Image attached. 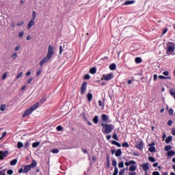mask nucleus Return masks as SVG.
<instances>
[{
  "instance_id": "obj_1",
  "label": "nucleus",
  "mask_w": 175,
  "mask_h": 175,
  "mask_svg": "<svg viewBox=\"0 0 175 175\" xmlns=\"http://www.w3.org/2000/svg\"><path fill=\"white\" fill-rule=\"evenodd\" d=\"M53 54H54V48L51 45L49 46L48 48V53L45 57L42 59V60L40 62V65L41 66H43L44 64H47L50 59H51V57H53Z\"/></svg>"
},
{
  "instance_id": "obj_2",
  "label": "nucleus",
  "mask_w": 175,
  "mask_h": 175,
  "mask_svg": "<svg viewBox=\"0 0 175 175\" xmlns=\"http://www.w3.org/2000/svg\"><path fill=\"white\" fill-rule=\"evenodd\" d=\"M165 51H166V54H167V55H173V54H174V51H175L174 42H167Z\"/></svg>"
},
{
  "instance_id": "obj_3",
  "label": "nucleus",
  "mask_w": 175,
  "mask_h": 175,
  "mask_svg": "<svg viewBox=\"0 0 175 175\" xmlns=\"http://www.w3.org/2000/svg\"><path fill=\"white\" fill-rule=\"evenodd\" d=\"M101 126H103L102 132L104 135H109V133H111L113 130L114 129V125L113 124H102Z\"/></svg>"
},
{
  "instance_id": "obj_4",
  "label": "nucleus",
  "mask_w": 175,
  "mask_h": 175,
  "mask_svg": "<svg viewBox=\"0 0 175 175\" xmlns=\"http://www.w3.org/2000/svg\"><path fill=\"white\" fill-rule=\"evenodd\" d=\"M38 107H39V103H36L30 108L27 109L23 115V118H25V117H27V116L32 114V112L35 111V110H36Z\"/></svg>"
},
{
  "instance_id": "obj_5",
  "label": "nucleus",
  "mask_w": 175,
  "mask_h": 175,
  "mask_svg": "<svg viewBox=\"0 0 175 175\" xmlns=\"http://www.w3.org/2000/svg\"><path fill=\"white\" fill-rule=\"evenodd\" d=\"M114 77V75L113 73L104 75L101 78V80H105V81H109L111 80Z\"/></svg>"
},
{
  "instance_id": "obj_6",
  "label": "nucleus",
  "mask_w": 175,
  "mask_h": 175,
  "mask_svg": "<svg viewBox=\"0 0 175 175\" xmlns=\"http://www.w3.org/2000/svg\"><path fill=\"white\" fill-rule=\"evenodd\" d=\"M87 92V82H83L81 87V95H84Z\"/></svg>"
},
{
  "instance_id": "obj_7",
  "label": "nucleus",
  "mask_w": 175,
  "mask_h": 175,
  "mask_svg": "<svg viewBox=\"0 0 175 175\" xmlns=\"http://www.w3.org/2000/svg\"><path fill=\"white\" fill-rule=\"evenodd\" d=\"M8 151H0V160L2 161L3 160V158L5 157H8Z\"/></svg>"
},
{
  "instance_id": "obj_8",
  "label": "nucleus",
  "mask_w": 175,
  "mask_h": 175,
  "mask_svg": "<svg viewBox=\"0 0 175 175\" xmlns=\"http://www.w3.org/2000/svg\"><path fill=\"white\" fill-rule=\"evenodd\" d=\"M33 24H35V20L31 19L27 24V29H31L33 27Z\"/></svg>"
},
{
  "instance_id": "obj_9",
  "label": "nucleus",
  "mask_w": 175,
  "mask_h": 175,
  "mask_svg": "<svg viewBox=\"0 0 175 175\" xmlns=\"http://www.w3.org/2000/svg\"><path fill=\"white\" fill-rule=\"evenodd\" d=\"M136 148L138 150H143V141H139L137 143L135 146Z\"/></svg>"
},
{
  "instance_id": "obj_10",
  "label": "nucleus",
  "mask_w": 175,
  "mask_h": 175,
  "mask_svg": "<svg viewBox=\"0 0 175 175\" xmlns=\"http://www.w3.org/2000/svg\"><path fill=\"white\" fill-rule=\"evenodd\" d=\"M142 167L143 170H144V172H146V173H147V170H148V168H149L148 163H145L142 164Z\"/></svg>"
},
{
  "instance_id": "obj_11",
  "label": "nucleus",
  "mask_w": 175,
  "mask_h": 175,
  "mask_svg": "<svg viewBox=\"0 0 175 175\" xmlns=\"http://www.w3.org/2000/svg\"><path fill=\"white\" fill-rule=\"evenodd\" d=\"M38 163H36V161L33 160L31 163L29 165L31 169H33V167H36Z\"/></svg>"
},
{
  "instance_id": "obj_12",
  "label": "nucleus",
  "mask_w": 175,
  "mask_h": 175,
  "mask_svg": "<svg viewBox=\"0 0 175 175\" xmlns=\"http://www.w3.org/2000/svg\"><path fill=\"white\" fill-rule=\"evenodd\" d=\"M31 170V167L29 165H25L23 168V173H27V172H29Z\"/></svg>"
},
{
  "instance_id": "obj_13",
  "label": "nucleus",
  "mask_w": 175,
  "mask_h": 175,
  "mask_svg": "<svg viewBox=\"0 0 175 175\" xmlns=\"http://www.w3.org/2000/svg\"><path fill=\"white\" fill-rule=\"evenodd\" d=\"M125 166H130V165H136V162L133 160H131L129 162H125Z\"/></svg>"
},
{
  "instance_id": "obj_14",
  "label": "nucleus",
  "mask_w": 175,
  "mask_h": 175,
  "mask_svg": "<svg viewBox=\"0 0 175 175\" xmlns=\"http://www.w3.org/2000/svg\"><path fill=\"white\" fill-rule=\"evenodd\" d=\"M122 154V151L121 150V149H118V150H116L115 155L116 157H121Z\"/></svg>"
},
{
  "instance_id": "obj_15",
  "label": "nucleus",
  "mask_w": 175,
  "mask_h": 175,
  "mask_svg": "<svg viewBox=\"0 0 175 175\" xmlns=\"http://www.w3.org/2000/svg\"><path fill=\"white\" fill-rule=\"evenodd\" d=\"M133 3H135V1L131 0V1H125L124 3V5H133Z\"/></svg>"
},
{
  "instance_id": "obj_16",
  "label": "nucleus",
  "mask_w": 175,
  "mask_h": 175,
  "mask_svg": "<svg viewBox=\"0 0 175 175\" xmlns=\"http://www.w3.org/2000/svg\"><path fill=\"white\" fill-rule=\"evenodd\" d=\"M159 79H160L161 80H165V79L170 80V79H172V77H165V76H163V75H159Z\"/></svg>"
},
{
  "instance_id": "obj_17",
  "label": "nucleus",
  "mask_w": 175,
  "mask_h": 175,
  "mask_svg": "<svg viewBox=\"0 0 175 175\" xmlns=\"http://www.w3.org/2000/svg\"><path fill=\"white\" fill-rule=\"evenodd\" d=\"M90 73H91V75H95L96 73V68L93 67L90 68Z\"/></svg>"
},
{
  "instance_id": "obj_18",
  "label": "nucleus",
  "mask_w": 175,
  "mask_h": 175,
  "mask_svg": "<svg viewBox=\"0 0 175 175\" xmlns=\"http://www.w3.org/2000/svg\"><path fill=\"white\" fill-rule=\"evenodd\" d=\"M116 68H117V65L114 63L109 66L110 70H116Z\"/></svg>"
},
{
  "instance_id": "obj_19",
  "label": "nucleus",
  "mask_w": 175,
  "mask_h": 175,
  "mask_svg": "<svg viewBox=\"0 0 175 175\" xmlns=\"http://www.w3.org/2000/svg\"><path fill=\"white\" fill-rule=\"evenodd\" d=\"M87 98H88V102H91V100H92V94L88 93Z\"/></svg>"
},
{
  "instance_id": "obj_20",
  "label": "nucleus",
  "mask_w": 175,
  "mask_h": 175,
  "mask_svg": "<svg viewBox=\"0 0 175 175\" xmlns=\"http://www.w3.org/2000/svg\"><path fill=\"white\" fill-rule=\"evenodd\" d=\"M170 94L175 99V89H174V88L171 89L170 91Z\"/></svg>"
},
{
  "instance_id": "obj_21",
  "label": "nucleus",
  "mask_w": 175,
  "mask_h": 175,
  "mask_svg": "<svg viewBox=\"0 0 175 175\" xmlns=\"http://www.w3.org/2000/svg\"><path fill=\"white\" fill-rule=\"evenodd\" d=\"M173 139V137L172 136H169L166 138L165 139V143H167V144H169V143L170 142H172V140Z\"/></svg>"
},
{
  "instance_id": "obj_22",
  "label": "nucleus",
  "mask_w": 175,
  "mask_h": 175,
  "mask_svg": "<svg viewBox=\"0 0 175 175\" xmlns=\"http://www.w3.org/2000/svg\"><path fill=\"white\" fill-rule=\"evenodd\" d=\"M93 122L94 124H98V122H99V118L98 117V116H96L94 118H93Z\"/></svg>"
},
{
  "instance_id": "obj_23",
  "label": "nucleus",
  "mask_w": 175,
  "mask_h": 175,
  "mask_svg": "<svg viewBox=\"0 0 175 175\" xmlns=\"http://www.w3.org/2000/svg\"><path fill=\"white\" fill-rule=\"evenodd\" d=\"M40 145V142H34L32 144L33 148H36L37 147H39Z\"/></svg>"
},
{
  "instance_id": "obj_24",
  "label": "nucleus",
  "mask_w": 175,
  "mask_h": 175,
  "mask_svg": "<svg viewBox=\"0 0 175 175\" xmlns=\"http://www.w3.org/2000/svg\"><path fill=\"white\" fill-rule=\"evenodd\" d=\"M136 169H137L136 165H131L129 167L130 172H135V170H136Z\"/></svg>"
},
{
  "instance_id": "obj_25",
  "label": "nucleus",
  "mask_w": 175,
  "mask_h": 175,
  "mask_svg": "<svg viewBox=\"0 0 175 175\" xmlns=\"http://www.w3.org/2000/svg\"><path fill=\"white\" fill-rule=\"evenodd\" d=\"M17 164V159H13L12 161H10V165L12 166H14L15 165Z\"/></svg>"
},
{
  "instance_id": "obj_26",
  "label": "nucleus",
  "mask_w": 175,
  "mask_h": 175,
  "mask_svg": "<svg viewBox=\"0 0 175 175\" xmlns=\"http://www.w3.org/2000/svg\"><path fill=\"white\" fill-rule=\"evenodd\" d=\"M112 144L116 146L117 147H121V144L117 142V141H112Z\"/></svg>"
},
{
  "instance_id": "obj_27",
  "label": "nucleus",
  "mask_w": 175,
  "mask_h": 175,
  "mask_svg": "<svg viewBox=\"0 0 175 175\" xmlns=\"http://www.w3.org/2000/svg\"><path fill=\"white\" fill-rule=\"evenodd\" d=\"M175 154V152L174 150H170L167 152L168 157H173Z\"/></svg>"
},
{
  "instance_id": "obj_28",
  "label": "nucleus",
  "mask_w": 175,
  "mask_h": 175,
  "mask_svg": "<svg viewBox=\"0 0 175 175\" xmlns=\"http://www.w3.org/2000/svg\"><path fill=\"white\" fill-rule=\"evenodd\" d=\"M150 152H155L157 150L154 146H150L148 148Z\"/></svg>"
},
{
  "instance_id": "obj_29",
  "label": "nucleus",
  "mask_w": 175,
  "mask_h": 175,
  "mask_svg": "<svg viewBox=\"0 0 175 175\" xmlns=\"http://www.w3.org/2000/svg\"><path fill=\"white\" fill-rule=\"evenodd\" d=\"M135 61L136 64H142V60L140 57H136Z\"/></svg>"
},
{
  "instance_id": "obj_30",
  "label": "nucleus",
  "mask_w": 175,
  "mask_h": 175,
  "mask_svg": "<svg viewBox=\"0 0 175 175\" xmlns=\"http://www.w3.org/2000/svg\"><path fill=\"white\" fill-rule=\"evenodd\" d=\"M102 120L104 121V122H106V121H107V116H106V114L102 115Z\"/></svg>"
},
{
  "instance_id": "obj_31",
  "label": "nucleus",
  "mask_w": 175,
  "mask_h": 175,
  "mask_svg": "<svg viewBox=\"0 0 175 175\" xmlns=\"http://www.w3.org/2000/svg\"><path fill=\"white\" fill-rule=\"evenodd\" d=\"M1 111H5L6 110V105H2L0 107Z\"/></svg>"
},
{
  "instance_id": "obj_32",
  "label": "nucleus",
  "mask_w": 175,
  "mask_h": 175,
  "mask_svg": "<svg viewBox=\"0 0 175 175\" xmlns=\"http://www.w3.org/2000/svg\"><path fill=\"white\" fill-rule=\"evenodd\" d=\"M51 152H52V154H58V152H59V150H58V149H52L51 150Z\"/></svg>"
},
{
  "instance_id": "obj_33",
  "label": "nucleus",
  "mask_w": 175,
  "mask_h": 175,
  "mask_svg": "<svg viewBox=\"0 0 175 175\" xmlns=\"http://www.w3.org/2000/svg\"><path fill=\"white\" fill-rule=\"evenodd\" d=\"M23 146H24V144L22 142H18L17 144L18 148H23Z\"/></svg>"
},
{
  "instance_id": "obj_34",
  "label": "nucleus",
  "mask_w": 175,
  "mask_h": 175,
  "mask_svg": "<svg viewBox=\"0 0 175 175\" xmlns=\"http://www.w3.org/2000/svg\"><path fill=\"white\" fill-rule=\"evenodd\" d=\"M36 19V12L33 11L31 20H34L35 21Z\"/></svg>"
},
{
  "instance_id": "obj_35",
  "label": "nucleus",
  "mask_w": 175,
  "mask_h": 175,
  "mask_svg": "<svg viewBox=\"0 0 175 175\" xmlns=\"http://www.w3.org/2000/svg\"><path fill=\"white\" fill-rule=\"evenodd\" d=\"M18 57V55L16 53H13L12 55H11V58H12V59H16V58H17Z\"/></svg>"
},
{
  "instance_id": "obj_36",
  "label": "nucleus",
  "mask_w": 175,
  "mask_h": 175,
  "mask_svg": "<svg viewBox=\"0 0 175 175\" xmlns=\"http://www.w3.org/2000/svg\"><path fill=\"white\" fill-rule=\"evenodd\" d=\"M118 167H120V169H122V167H124V161H121L118 163Z\"/></svg>"
},
{
  "instance_id": "obj_37",
  "label": "nucleus",
  "mask_w": 175,
  "mask_h": 175,
  "mask_svg": "<svg viewBox=\"0 0 175 175\" xmlns=\"http://www.w3.org/2000/svg\"><path fill=\"white\" fill-rule=\"evenodd\" d=\"M117 174H118V167H116L114 168V172H113V175H117Z\"/></svg>"
},
{
  "instance_id": "obj_38",
  "label": "nucleus",
  "mask_w": 175,
  "mask_h": 175,
  "mask_svg": "<svg viewBox=\"0 0 175 175\" xmlns=\"http://www.w3.org/2000/svg\"><path fill=\"white\" fill-rule=\"evenodd\" d=\"M124 173H125V168H123L120 170V171L119 172V175H124Z\"/></svg>"
},
{
  "instance_id": "obj_39",
  "label": "nucleus",
  "mask_w": 175,
  "mask_h": 175,
  "mask_svg": "<svg viewBox=\"0 0 175 175\" xmlns=\"http://www.w3.org/2000/svg\"><path fill=\"white\" fill-rule=\"evenodd\" d=\"M112 166H113L114 167H117V161L116 160L112 161Z\"/></svg>"
},
{
  "instance_id": "obj_40",
  "label": "nucleus",
  "mask_w": 175,
  "mask_h": 175,
  "mask_svg": "<svg viewBox=\"0 0 175 175\" xmlns=\"http://www.w3.org/2000/svg\"><path fill=\"white\" fill-rule=\"evenodd\" d=\"M23 36H24V31L19 32L18 34V38H22Z\"/></svg>"
},
{
  "instance_id": "obj_41",
  "label": "nucleus",
  "mask_w": 175,
  "mask_h": 175,
  "mask_svg": "<svg viewBox=\"0 0 175 175\" xmlns=\"http://www.w3.org/2000/svg\"><path fill=\"white\" fill-rule=\"evenodd\" d=\"M112 137L113 139H114V140H118V137L117 135V133H113Z\"/></svg>"
},
{
  "instance_id": "obj_42",
  "label": "nucleus",
  "mask_w": 175,
  "mask_h": 175,
  "mask_svg": "<svg viewBox=\"0 0 175 175\" xmlns=\"http://www.w3.org/2000/svg\"><path fill=\"white\" fill-rule=\"evenodd\" d=\"M20 49H21V45L18 44V45L14 48V50H15L16 51H18V50H20Z\"/></svg>"
},
{
  "instance_id": "obj_43",
  "label": "nucleus",
  "mask_w": 175,
  "mask_h": 175,
  "mask_svg": "<svg viewBox=\"0 0 175 175\" xmlns=\"http://www.w3.org/2000/svg\"><path fill=\"white\" fill-rule=\"evenodd\" d=\"M172 148V146H166L165 147V151H170V150Z\"/></svg>"
},
{
  "instance_id": "obj_44",
  "label": "nucleus",
  "mask_w": 175,
  "mask_h": 175,
  "mask_svg": "<svg viewBox=\"0 0 175 175\" xmlns=\"http://www.w3.org/2000/svg\"><path fill=\"white\" fill-rule=\"evenodd\" d=\"M6 77H8V72H5L2 76V80H5Z\"/></svg>"
},
{
  "instance_id": "obj_45",
  "label": "nucleus",
  "mask_w": 175,
  "mask_h": 175,
  "mask_svg": "<svg viewBox=\"0 0 175 175\" xmlns=\"http://www.w3.org/2000/svg\"><path fill=\"white\" fill-rule=\"evenodd\" d=\"M150 162H155V158L152 157H149L148 158Z\"/></svg>"
},
{
  "instance_id": "obj_46",
  "label": "nucleus",
  "mask_w": 175,
  "mask_h": 175,
  "mask_svg": "<svg viewBox=\"0 0 175 175\" xmlns=\"http://www.w3.org/2000/svg\"><path fill=\"white\" fill-rule=\"evenodd\" d=\"M17 27H21V25H24V21H21V22H18L17 24H16Z\"/></svg>"
},
{
  "instance_id": "obj_47",
  "label": "nucleus",
  "mask_w": 175,
  "mask_h": 175,
  "mask_svg": "<svg viewBox=\"0 0 175 175\" xmlns=\"http://www.w3.org/2000/svg\"><path fill=\"white\" fill-rule=\"evenodd\" d=\"M90 79H91V77L90 76V75H85V77H84L85 80H90Z\"/></svg>"
},
{
  "instance_id": "obj_48",
  "label": "nucleus",
  "mask_w": 175,
  "mask_h": 175,
  "mask_svg": "<svg viewBox=\"0 0 175 175\" xmlns=\"http://www.w3.org/2000/svg\"><path fill=\"white\" fill-rule=\"evenodd\" d=\"M122 147H129V144H128V142H124L122 144Z\"/></svg>"
},
{
  "instance_id": "obj_49",
  "label": "nucleus",
  "mask_w": 175,
  "mask_h": 175,
  "mask_svg": "<svg viewBox=\"0 0 175 175\" xmlns=\"http://www.w3.org/2000/svg\"><path fill=\"white\" fill-rule=\"evenodd\" d=\"M173 113H174V111H173V109H169L170 116H173Z\"/></svg>"
},
{
  "instance_id": "obj_50",
  "label": "nucleus",
  "mask_w": 175,
  "mask_h": 175,
  "mask_svg": "<svg viewBox=\"0 0 175 175\" xmlns=\"http://www.w3.org/2000/svg\"><path fill=\"white\" fill-rule=\"evenodd\" d=\"M7 174H8V175H12V174H13V171H12V170H8L7 171Z\"/></svg>"
},
{
  "instance_id": "obj_51",
  "label": "nucleus",
  "mask_w": 175,
  "mask_h": 175,
  "mask_svg": "<svg viewBox=\"0 0 175 175\" xmlns=\"http://www.w3.org/2000/svg\"><path fill=\"white\" fill-rule=\"evenodd\" d=\"M23 77V72H20L17 76L16 79H21Z\"/></svg>"
},
{
  "instance_id": "obj_52",
  "label": "nucleus",
  "mask_w": 175,
  "mask_h": 175,
  "mask_svg": "<svg viewBox=\"0 0 175 175\" xmlns=\"http://www.w3.org/2000/svg\"><path fill=\"white\" fill-rule=\"evenodd\" d=\"M62 129H63V128L61 126H58L57 127V131H58L59 132H61V131H62Z\"/></svg>"
},
{
  "instance_id": "obj_53",
  "label": "nucleus",
  "mask_w": 175,
  "mask_h": 175,
  "mask_svg": "<svg viewBox=\"0 0 175 175\" xmlns=\"http://www.w3.org/2000/svg\"><path fill=\"white\" fill-rule=\"evenodd\" d=\"M153 80H154V81H157V79H158V75H157V74H154V75H153Z\"/></svg>"
},
{
  "instance_id": "obj_54",
  "label": "nucleus",
  "mask_w": 175,
  "mask_h": 175,
  "mask_svg": "<svg viewBox=\"0 0 175 175\" xmlns=\"http://www.w3.org/2000/svg\"><path fill=\"white\" fill-rule=\"evenodd\" d=\"M5 172H6V170H3L2 171H0V175H6Z\"/></svg>"
},
{
  "instance_id": "obj_55",
  "label": "nucleus",
  "mask_w": 175,
  "mask_h": 175,
  "mask_svg": "<svg viewBox=\"0 0 175 175\" xmlns=\"http://www.w3.org/2000/svg\"><path fill=\"white\" fill-rule=\"evenodd\" d=\"M172 124H173V122L172 121V120H168L167 125L169 126H172Z\"/></svg>"
},
{
  "instance_id": "obj_56",
  "label": "nucleus",
  "mask_w": 175,
  "mask_h": 175,
  "mask_svg": "<svg viewBox=\"0 0 175 175\" xmlns=\"http://www.w3.org/2000/svg\"><path fill=\"white\" fill-rule=\"evenodd\" d=\"M33 80V78H29L27 81V84H31L32 83V81Z\"/></svg>"
},
{
  "instance_id": "obj_57",
  "label": "nucleus",
  "mask_w": 175,
  "mask_h": 175,
  "mask_svg": "<svg viewBox=\"0 0 175 175\" xmlns=\"http://www.w3.org/2000/svg\"><path fill=\"white\" fill-rule=\"evenodd\" d=\"M163 75L164 76H169V71H164V72H163Z\"/></svg>"
},
{
  "instance_id": "obj_58",
  "label": "nucleus",
  "mask_w": 175,
  "mask_h": 175,
  "mask_svg": "<svg viewBox=\"0 0 175 175\" xmlns=\"http://www.w3.org/2000/svg\"><path fill=\"white\" fill-rule=\"evenodd\" d=\"M152 175H161V174H159V172L155 171L152 172Z\"/></svg>"
},
{
  "instance_id": "obj_59",
  "label": "nucleus",
  "mask_w": 175,
  "mask_h": 175,
  "mask_svg": "<svg viewBox=\"0 0 175 175\" xmlns=\"http://www.w3.org/2000/svg\"><path fill=\"white\" fill-rule=\"evenodd\" d=\"M129 175H136V172L135 171H131V172L129 173Z\"/></svg>"
},
{
  "instance_id": "obj_60",
  "label": "nucleus",
  "mask_w": 175,
  "mask_h": 175,
  "mask_svg": "<svg viewBox=\"0 0 175 175\" xmlns=\"http://www.w3.org/2000/svg\"><path fill=\"white\" fill-rule=\"evenodd\" d=\"M29 146V142H27L25 144V148H27L28 146Z\"/></svg>"
},
{
  "instance_id": "obj_61",
  "label": "nucleus",
  "mask_w": 175,
  "mask_h": 175,
  "mask_svg": "<svg viewBox=\"0 0 175 175\" xmlns=\"http://www.w3.org/2000/svg\"><path fill=\"white\" fill-rule=\"evenodd\" d=\"M62 51H63V50H62V45H60L59 46V54H62Z\"/></svg>"
},
{
  "instance_id": "obj_62",
  "label": "nucleus",
  "mask_w": 175,
  "mask_h": 175,
  "mask_svg": "<svg viewBox=\"0 0 175 175\" xmlns=\"http://www.w3.org/2000/svg\"><path fill=\"white\" fill-rule=\"evenodd\" d=\"M172 133L173 136H175V128H173L172 129Z\"/></svg>"
},
{
  "instance_id": "obj_63",
  "label": "nucleus",
  "mask_w": 175,
  "mask_h": 175,
  "mask_svg": "<svg viewBox=\"0 0 175 175\" xmlns=\"http://www.w3.org/2000/svg\"><path fill=\"white\" fill-rule=\"evenodd\" d=\"M11 26L12 27V28H14L16 27V23H14V22H12Z\"/></svg>"
},
{
  "instance_id": "obj_64",
  "label": "nucleus",
  "mask_w": 175,
  "mask_h": 175,
  "mask_svg": "<svg viewBox=\"0 0 175 175\" xmlns=\"http://www.w3.org/2000/svg\"><path fill=\"white\" fill-rule=\"evenodd\" d=\"M166 32H167V29H164L163 31V33L165 34L166 33Z\"/></svg>"
}]
</instances>
